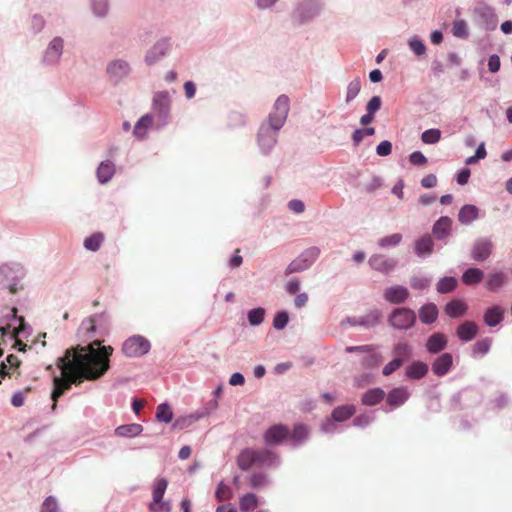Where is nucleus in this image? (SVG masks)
<instances>
[{
	"mask_svg": "<svg viewBox=\"0 0 512 512\" xmlns=\"http://www.w3.org/2000/svg\"><path fill=\"white\" fill-rule=\"evenodd\" d=\"M256 456H257L256 450H254V449H246V450L242 451L238 457L239 467L242 470H248L253 465H257V460H256L257 457Z\"/></svg>",
	"mask_w": 512,
	"mask_h": 512,
	"instance_id": "nucleus-38",
	"label": "nucleus"
},
{
	"mask_svg": "<svg viewBox=\"0 0 512 512\" xmlns=\"http://www.w3.org/2000/svg\"><path fill=\"white\" fill-rule=\"evenodd\" d=\"M428 372V365L421 361H413L406 367V377L410 380L423 378Z\"/></svg>",
	"mask_w": 512,
	"mask_h": 512,
	"instance_id": "nucleus-33",
	"label": "nucleus"
},
{
	"mask_svg": "<svg viewBox=\"0 0 512 512\" xmlns=\"http://www.w3.org/2000/svg\"><path fill=\"white\" fill-rule=\"evenodd\" d=\"M396 263V260L387 258L380 254L373 255L369 259V265L371 268L382 273H387L393 270Z\"/></svg>",
	"mask_w": 512,
	"mask_h": 512,
	"instance_id": "nucleus-23",
	"label": "nucleus"
},
{
	"mask_svg": "<svg viewBox=\"0 0 512 512\" xmlns=\"http://www.w3.org/2000/svg\"><path fill=\"white\" fill-rule=\"evenodd\" d=\"M0 334L4 337H9L14 341L13 348L19 351H24L26 344L22 339L30 334V327L25 323L23 316L17 315L15 307H4L0 315Z\"/></svg>",
	"mask_w": 512,
	"mask_h": 512,
	"instance_id": "nucleus-2",
	"label": "nucleus"
},
{
	"mask_svg": "<svg viewBox=\"0 0 512 512\" xmlns=\"http://www.w3.org/2000/svg\"><path fill=\"white\" fill-rule=\"evenodd\" d=\"M492 252V242L488 239H479L472 249V258L476 261L486 260Z\"/></svg>",
	"mask_w": 512,
	"mask_h": 512,
	"instance_id": "nucleus-25",
	"label": "nucleus"
},
{
	"mask_svg": "<svg viewBox=\"0 0 512 512\" xmlns=\"http://www.w3.org/2000/svg\"><path fill=\"white\" fill-rule=\"evenodd\" d=\"M174 93V90H160L153 94L151 112L149 114L153 115V119H155V129L157 130L164 128L170 120Z\"/></svg>",
	"mask_w": 512,
	"mask_h": 512,
	"instance_id": "nucleus-5",
	"label": "nucleus"
},
{
	"mask_svg": "<svg viewBox=\"0 0 512 512\" xmlns=\"http://www.w3.org/2000/svg\"><path fill=\"white\" fill-rule=\"evenodd\" d=\"M389 324L397 330H408L416 322V314L406 307H399L392 310L388 317Z\"/></svg>",
	"mask_w": 512,
	"mask_h": 512,
	"instance_id": "nucleus-12",
	"label": "nucleus"
},
{
	"mask_svg": "<svg viewBox=\"0 0 512 512\" xmlns=\"http://www.w3.org/2000/svg\"><path fill=\"white\" fill-rule=\"evenodd\" d=\"M216 498L219 501H227L232 497V491L231 488L226 485L225 483L221 482L217 486L216 492H215Z\"/></svg>",
	"mask_w": 512,
	"mask_h": 512,
	"instance_id": "nucleus-61",
	"label": "nucleus"
},
{
	"mask_svg": "<svg viewBox=\"0 0 512 512\" xmlns=\"http://www.w3.org/2000/svg\"><path fill=\"white\" fill-rule=\"evenodd\" d=\"M410 392L406 387L392 389L387 395V403L392 407L403 405L409 398Z\"/></svg>",
	"mask_w": 512,
	"mask_h": 512,
	"instance_id": "nucleus-29",
	"label": "nucleus"
},
{
	"mask_svg": "<svg viewBox=\"0 0 512 512\" xmlns=\"http://www.w3.org/2000/svg\"><path fill=\"white\" fill-rule=\"evenodd\" d=\"M361 80L359 77L353 78L346 87L345 103L350 104L361 91Z\"/></svg>",
	"mask_w": 512,
	"mask_h": 512,
	"instance_id": "nucleus-44",
	"label": "nucleus"
},
{
	"mask_svg": "<svg viewBox=\"0 0 512 512\" xmlns=\"http://www.w3.org/2000/svg\"><path fill=\"white\" fill-rule=\"evenodd\" d=\"M143 431V426L137 423L125 424L115 429V434L119 437H136Z\"/></svg>",
	"mask_w": 512,
	"mask_h": 512,
	"instance_id": "nucleus-35",
	"label": "nucleus"
},
{
	"mask_svg": "<svg viewBox=\"0 0 512 512\" xmlns=\"http://www.w3.org/2000/svg\"><path fill=\"white\" fill-rule=\"evenodd\" d=\"M385 396V393L380 388H374L369 391H367L362 396V403L367 406H374L381 402Z\"/></svg>",
	"mask_w": 512,
	"mask_h": 512,
	"instance_id": "nucleus-43",
	"label": "nucleus"
},
{
	"mask_svg": "<svg viewBox=\"0 0 512 512\" xmlns=\"http://www.w3.org/2000/svg\"><path fill=\"white\" fill-rule=\"evenodd\" d=\"M431 284V278L427 276L416 275L410 280V286L416 290H423L429 287Z\"/></svg>",
	"mask_w": 512,
	"mask_h": 512,
	"instance_id": "nucleus-57",
	"label": "nucleus"
},
{
	"mask_svg": "<svg viewBox=\"0 0 512 512\" xmlns=\"http://www.w3.org/2000/svg\"><path fill=\"white\" fill-rule=\"evenodd\" d=\"M451 32L454 37L459 39H466L469 36L468 24L463 19H456L452 23Z\"/></svg>",
	"mask_w": 512,
	"mask_h": 512,
	"instance_id": "nucleus-46",
	"label": "nucleus"
},
{
	"mask_svg": "<svg viewBox=\"0 0 512 512\" xmlns=\"http://www.w3.org/2000/svg\"><path fill=\"white\" fill-rule=\"evenodd\" d=\"M479 330L478 325L473 321H465L457 327L456 335L463 342L474 339Z\"/></svg>",
	"mask_w": 512,
	"mask_h": 512,
	"instance_id": "nucleus-27",
	"label": "nucleus"
},
{
	"mask_svg": "<svg viewBox=\"0 0 512 512\" xmlns=\"http://www.w3.org/2000/svg\"><path fill=\"white\" fill-rule=\"evenodd\" d=\"M257 465L262 467H277L280 463L279 457L270 450L259 449L256 450Z\"/></svg>",
	"mask_w": 512,
	"mask_h": 512,
	"instance_id": "nucleus-30",
	"label": "nucleus"
},
{
	"mask_svg": "<svg viewBox=\"0 0 512 512\" xmlns=\"http://www.w3.org/2000/svg\"><path fill=\"white\" fill-rule=\"evenodd\" d=\"M484 322L489 327H495L504 319V309L500 306L489 307L483 316Z\"/></svg>",
	"mask_w": 512,
	"mask_h": 512,
	"instance_id": "nucleus-31",
	"label": "nucleus"
},
{
	"mask_svg": "<svg viewBox=\"0 0 512 512\" xmlns=\"http://www.w3.org/2000/svg\"><path fill=\"white\" fill-rule=\"evenodd\" d=\"M156 419L159 422L169 423L173 419V411L167 403H162L157 406Z\"/></svg>",
	"mask_w": 512,
	"mask_h": 512,
	"instance_id": "nucleus-50",
	"label": "nucleus"
},
{
	"mask_svg": "<svg viewBox=\"0 0 512 512\" xmlns=\"http://www.w3.org/2000/svg\"><path fill=\"white\" fill-rule=\"evenodd\" d=\"M132 73V66L129 61L123 58H115L108 62L106 74L109 81L118 85L127 79Z\"/></svg>",
	"mask_w": 512,
	"mask_h": 512,
	"instance_id": "nucleus-11",
	"label": "nucleus"
},
{
	"mask_svg": "<svg viewBox=\"0 0 512 512\" xmlns=\"http://www.w3.org/2000/svg\"><path fill=\"white\" fill-rule=\"evenodd\" d=\"M374 348V345L347 346L345 351L347 353H358L363 355L361 364L364 367H372L381 361V356L379 354L373 353Z\"/></svg>",
	"mask_w": 512,
	"mask_h": 512,
	"instance_id": "nucleus-15",
	"label": "nucleus"
},
{
	"mask_svg": "<svg viewBox=\"0 0 512 512\" xmlns=\"http://www.w3.org/2000/svg\"><path fill=\"white\" fill-rule=\"evenodd\" d=\"M256 506L257 497L252 493H248L240 499V510L242 512L252 511L253 509L256 508Z\"/></svg>",
	"mask_w": 512,
	"mask_h": 512,
	"instance_id": "nucleus-52",
	"label": "nucleus"
},
{
	"mask_svg": "<svg viewBox=\"0 0 512 512\" xmlns=\"http://www.w3.org/2000/svg\"><path fill=\"white\" fill-rule=\"evenodd\" d=\"M151 344L141 335H134L125 340L122 352L130 358L141 357L149 352Z\"/></svg>",
	"mask_w": 512,
	"mask_h": 512,
	"instance_id": "nucleus-14",
	"label": "nucleus"
},
{
	"mask_svg": "<svg viewBox=\"0 0 512 512\" xmlns=\"http://www.w3.org/2000/svg\"><path fill=\"white\" fill-rule=\"evenodd\" d=\"M507 282V275L502 271H494L487 278V288L490 291H496Z\"/></svg>",
	"mask_w": 512,
	"mask_h": 512,
	"instance_id": "nucleus-39",
	"label": "nucleus"
},
{
	"mask_svg": "<svg viewBox=\"0 0 512 512\" xmlns=\"http://www.w3.org/2000/svg\"><path fill=\"white\" fill-rule=\"evenodd\" d=\"M409 49L418 57L426 53V46L418 37H412L408 40Z\"/></svg>",
	"mask_w": 512,
	"mask_h": 512,
	"instance_id": "nucleus-55",
	"label": "nucleus"
},
{
	"mask_svg": "<svg viewBox=\"0 0 512 512\" xmlns=\"http://www.w3.org/2000/svg\"><path fill=\"white\" fill-rule=\"evenodd\" d=\"M467 305L462 300H452L446 304L445 312L453 318L460 317L465 314Z\"/></svg>",
	"mask_w": 512,
	"mask_h": 512,
	"instance_id": "nucleus-41",
	"label": "nucleus"
},
{
	"mask_svg": "<svg viewBox=\"0 0 512 512\" xmlns=\"http://www.w3.org/2000/svg\"><path fill=\"white\" fill-rule=\"evenodd\" d=\"M104 242V235L103 233L96 232L89 237L85 238L84 240V247L85 249L96 252L100 249L101 245Z\"/></svg>",
	"mask_w": 512,
	"mask_h": 512,
	"instance_id": "nucleus-47",
	"label": "nucleus"
},
{
	"mask_svg": "<svg viewBox=\"0 0 512 512\" xmlns=\"http://www.w3.org/2000/svg\"><path fill=\"white\" fill-rule=\"evenodd\" d=\"M25 270L19 264L0 266V295H15L24 288Z\"/></svg>",
	"mask_w": 512,
	"mask_h": 512,
	"instance_id": "nucleus-4",
	"label": "nucleus"
},
{
	"mask_svg": "<svg viewBox=\"0 0 512 512\" xmlns=\"http://www.w3.org/2000/svg\"><path fill=\"white\" fill-rule=\"evenodd\" d=\"M383 297L391 304H401L409 297V291L402 285H394L384 290Z\"/></svg>",
	"mask_w": 512,
	"mask_h": 512,
	"instance_id": "nucleus-16",
	"label": "nucleus"
},
{
	"mask_svg": "<svg viewBox=\"0 0 512 512\" xmlns=\"http://www.w3.org/2000/svg\"><path fill=\"white\" fill-rule=\"evenodd\" d=\"M452 220L447 216L440 217L433 225V235L440 241H445L451 234Z\"/></svg>",
	"mask_w": 512,
	"mask_h": 512,
	"instance_id": "nucleus-24",
	"label": "nucleus"
},
{
	"mask_svg": "<svg viewBox=\"0 0 512 512\" xmlns=\"http://www.w3.org/2000/svg\"><path fill=\"white\" fill-rule=\"evenodd\" d=\"M382 317V312L379 309H373L367 314L360 316L359 326L366 329H371L378 325Z\"/></svg>",
	"mask_w": 512,
	"mask_h": 512,
	"instance_id": "nucleus-37",
	"label": "nucleus"
},
{
	"mask_svg": "<svg viewBox=\"0 0 512 512\" xmlns=\"http://www.w3.org/2000/svg\"><path fill=\"white\" fill-rule=\"evenodd\" d=\"M168 482L165 478H157L152 485V501L148 508L150 512H171L172 505L169 500H164Z\"/></svg>",
	"mask_w": 512,
	"mask_h": 512,
	"instance_id": "nucleus-9",
	"label": "nucleus"
},
{
	"mask_svg": "<svg viewBox=\"0 0 512 512\" xmlns=\"http://www.w3.org/2000/svg\"><path fill=\"white\" fill-rule=\"evenodd\" d=\"M289 321V315L286 311H279L273 319V327L277 330L284 329Z\"/></svg>",
	"mask_w": 512,
	"mask_h": 512,
	"instance_id": "nucleus-60",
	"label": "nucleus"
},
{
	"mask_svg": "<svg viewBox=\"0 0 512 512\" xmlns=\"http://www.w3.org/2000/svg\"><path fill=\"white\" fill-rule=\"evenodd\" d=\"M269 484V479L264 473H254L250 478V485L253 488H262Z\"/></svg>",
	"mask_w": 512,
	"mask_h": 512,
	"instance_id": "nucleus-62",
	"label": "nucleus"
},
{
	"mask_svg": "<svg viewBox=\"0 0 512 512\" xmlns=\"http://www.w3.org/2000/svg\"><path fill=\"white\" fill-rule=\"evenodd\" d=\"M41 512H59L57 499L53 496L47 497L42 504Z\"/></svg>",
	"mask_w": 512,
	"mask_h": 512,
	"instance_id": "nucleus-64",
	"label": "nucleus"
},
{
	"mask_svg": "<svg viewBox=\"0 0 512 512\" xmlns=\"http://www.w3.org/2000/svg\"><path fill=\"white\" fill-rule=\"evenodd\" d=\"M89 10L93 18L106 19L111 12L110 0H89Z\"/></svg>",
	"mask_w": 512,
	"mask_h": 512,
	"instance_id": "nucleus-20",
	"label": "nucleus"
},
{
	"mask_svg": "<svg viewBox=\"0 0 512 512\" xmlns=\"http://www.w3.org/2000/svg\"><path fill=\"white\" fill-rule=\"evenodd\" d=\"M441 138V131L439 129H428L425 130L421 135V140L425 144H435Z\"/></svg>",
	"mask_w": 512,
	"mask_h": 512,
	"instance_id": "nucleus-56",
	"label": "nucleus"
},
{
	"mask_svg": "<svg viewBox=\"0 0 512 512\" xmlns=\"http://www.w3.org/2000/svg\"><path fill=\"white\" fill-rule=\"evenodd\" d=\"M434 249V240L431 235L425 234L415 241L414 252L419 258L429 257Z\"/></svg>",
	"mask_w": 512,
	"mask_h": 512,
	"instance_id": "nucleus-21",
	"label": "nucleus"
},
{
	"mask_svg": "<svg viewBox=\"0 0 512 512\" xmlns=\"http://www.w3.org/2000/svg\"><path fill=\"white\" fill-rule=\"evenodd\" d=\"M438 316V309L435 304L429 303L421 307L419 311L420 320L425 324L433 323Z\"/></svg>",
	"mask_w": 512,
	"mask_h": 512,
	"instance_id": "nucleus-40",
	"label": "nucleus"
},
{
	"mask_svg": "<svg viewBox=\"0 0 512 512\" xmlns=\"http://www.w3.org/2000/svg\"><path fill=\"white\" fill-rule=\"evenodd\" d=\"M484 273L478 268H469L462 275V281L466 285L477 284L482 281Z\"/></svg>",
	"mask_w": 512,
	"mask_h": 512,
	"instance_id": "nucleus-48",
	"label": "nucleus"
},
{
	"mask_svg": "<svg viewBox=\"0 0 512 512\" xmlns=\"http://www.w3.org/2000/svg\"><path fill=\"white\" fill-rule=\"evenodd\" d=\"M115 171V164L112 161H102L96 170L98 182L100 184H107L113 178Z\"/></svg>",
	"mask_w": 512,
	"mask_h": 512,
	"instance_id": "nucleus-28",
	"label": "nucleus"
},
{
	"mask_svg": "<svg viewBox=\"0 0 512 512\" xmlns=\"http://www.w3.org/2000/svg\"><path fill=\"white\" fill-rule=\"evenodd\" d=\"M289 111L290 99L287 95L282 94L277 97L270 112L262 123L281 130L286 123Z\"/></svg>",
	"mask_w": 512,
	"mask_h": 512,
	"instance_id": "nucleus-8",
	"label": "nucleus"
},
{
	"mask_svg": "<svg viewBox=\"0 0 512 512\" xmlns=\"http://www.w3.org/2000/svg\"><path fill=\"white\" fill-rule=\"evenodd\" d=\"M355 411L356 409L353 405L339 406L333 410L331 416L334 420L340 423L348 420L351 416L354 415Z\"/></svg>",
	"mask_w": 512,
	"mask_h": 512,
	"instance_id": "nucleus-45",
	"label": "nucleus"
},
{
	"mask_svg": "<svg viewBox=\"0 0 512 512\" xmlns=\"http://www.w3.org/2000/svg\"><path fill=\"white\" fill-rule=\"evenodd\" d=\"M46 25V18L41 13H34L28 20V31L33 36H36L44 31Z\"/></svg>",
	"mask_w": 512,
	"mask_h": 512,
	"instance_id": "nucleus-34",
	"label": "nucleus"
},
{
	"mask_svg": "<svg viewBox=\"0 0 512 512\" xmlns=\"http://www.w3.org/2000/svg\"><path fill=\"white\" fill-rule=\"evenodd\" d=\"M247 317L251 326H258L264 321L265 309L261 307L251 309L248 311Z\"/></svg>",
	"mask_w": 512,
	"mask_h": 512,
	"instance_id": "nucleus-51",
	"label": "nucleus"
},
{
	"mask_svg": "<svg viewBox=\"0 0 512 512\" xmlns=\"http://www.w3.org/2000/svg\"><path fill=\"white\" fill-rule=\"evenodd\" d=\"M394 354L396 358L405 359L408 358L412 353V347L407 343H397L394 345Z\"/></svg>",
	"mask_w": 512,
	"mask_h": 512,
	"instance_id": "nucleus-59",
	"label": "nucleus"
},
{
	"mask_svg": "<svg viewBox=\"0 0 512 512\" xmlns=\"http://www.w3.org/2000/svg\"><path fill=\"white\" fill-rule=\"evenodd\" d=\"M172 49L171 39L164 37L156 41L145 53L144 62L147 66H153L168 56Z\"/></svg>",
	"mask_w": 512,
	"mask_h": 512,
	"instance_id": "nucleus-13",
	"label": "nucleus"
},
{
	"mask_svg": "<svg viewBox=\"0 0 512 512\" xmlns=\"http://www.w3.org/2000/svg\"><path fill=\"white\" fill-rule=\"evenodd\" d=\"M308 437L309 428L304 424H296L290 436L291 441L295 446L305 442L308 439Z\"/></svg>",
	"mask_w": 512,
	"mask_h": 512,
	"instance_id": "nucleus-42",
	"label": "nucleus"
},
{
	"mask_svg": "<svg viewBox=\"0 0 512 512\" xmlns=\"http://www.w3.org/2000/svg\"><path fill=\"white\" fill-rule=\"evenodd\" d=\"M155 128V119L152 114L143 115L135 124L133 135L138 140L146 139L150 128Z\"/></svg>",
	"mask_w": 512,
	"mask_h": 512,
	"instance_id": "nucleus-18",
	"label": "nucleus"
},
{
	"mask_svg": "<svg viewBox=\"0 0 512 512\" xmlns=\"http://www.w3.org/2000/svg\"><path fill=\"white\" fill-rule=\"evenodd\" d=\"M457 280L454 277H444L437 284L439 293H448L455 289Z\"/></svg>",
	"mask_w": 512,
	"mask_h": 512,
	"instance_id": "nucleus-54",
	"label": "nucleus"
},
{
	"mask_svg": "<svg viewBox=\"0 0 512 512\" xmlns=\"http://www.w3.org/2000/svg\"><path fill=\"white\" fill-rule=\"evenodd\" d=\"M401 241H402V235L400 233H394V234H391V235L381 238L378 241V245L381 248L385 249V248L395 247V246L399 245Z\"/></svg>",
	"mask_w": 512,
	"mask_h": 512,
	"instance_id": "nucleus-53",
	"label": "nucleus"
},
{
	"mask_svg": "<svg viewBox=\"0 0 512 512\" xmlns=\"http://www.w3.org/2000/svg\"><path fill=\"white\" fill-rule=\"evenodd\" d=\"M320 255V249L316 246L302 251L298 257L292 260L285 269V275L298 273L309 269Z\"/></svg>",
	"mask_w": 512,
	"mask_h": 512,
	"instance_id": "nucleus-10",
	"label": "nucleus"
},
{
	"mask_svg": "<svg viewBox=\"0 0 512 512\" xmlns=\"http://www.w3.org/2000/svg\"><path fill=\"white\" fill-rule=\"evenodd\" d=\"M279 133L280 129L260 123L255 136V143L260 155L266 157L272 154L278 144Z\"/></svg>",
	"mask_w": 512,
	"mask_h": 512,
	"instance_id": "nucleus-7",
	"label": "nucleus"
},
{
	"mask_svg": "<svg viewBox=\"0 0 512 512\" xmlns=\"http://www.w3.org/2000/svg\"><path fill=\"white\" fill-rule=\"evenodd\" d=\"M323 10L322 0H297L290 13V19L295 26L308 25L320 17Z\"/></svg>",
	"mask_w": 512,
	"mask_h": 512,
	"instance_id": "nucleus-3",
	"label": "nucleus"
},
{
	"mask_svg": "<svg viewBox=\"0 0 512 512\" xmlns=\"http://www.w3.org/2000/svg\"><path fill=\"white\" fill-rule=\"evenodd\" d=\"M453 365V356L450 353H443L439 355L432 363V371L438 376H445Z\"/></svg>",
	"mask_w": 512,
	"mask_h": 512,
	"instance_id": "nucleus-19",
	"label": "nucleus"
},
{
	"mask_svg": "<svg viewBox=\"0 0 512 512\" xmlns=\"http://www.w3.org/2000/svg\"><path fill=\"white\" fill-rule=\"evenodd\" d=\"M105 321V314H94L81 322L79 330L80 332H84L87 337H91V334L96 331L97 326L102 329V323Z\"/></svg>",
	"mask_w": 512,
	"mask_h": 512,
	"instance_id": "nucleus-22",
	"label": "nucleus"
},
{
	"mask_svg": "<svg viewBox=\"0 0 512 512\" xmlns=\"http://www.w3.org/2000/svg\"><path fill=\"white\" fill-rule=\"evenodd\" d=\"M491 345L492 339L489 337L478 340L473 346L472 356H485L490 351Z\"/></svg>",
	"mask_w": 512,
	"mask_h": 512,
	"instance_id": "nucleus-49",
	"label": "nucleus"
},
{
	"mask_svg": "<svg viewBox=\"0 0 512 512\" xmlns=\"http://www.w3.org/2000/svg\"><path fill=\"white\" fill-rule=\"evenodd\" d=\"M375 133V129L373 127H368L364 129H357L352 134V140L354 144L357 146L363 140L365 136H372Z\"/></svg>",
	"mask_w": 512,
	"mask_h": 512,
	"instance_id": "nucleus-63",
	"label": "nucleus"
},
{
	"mask_svg": "<svg viewBox=\"0 0 512 512\" xmlns=\"http://www.w3.org/2000/svg\"><path fill=\"white\" fill-rule=\"evenodd\" d=\"M113 351L111 346H100L99 340L79 349L66 350L64 356L57 360L59 374L53 375L52 409H56L58 399L72 384L94 381L105 375L110 368Z\"/></svg>",
	"mask_w": 512,
	"mask_h": 512,
	"instance_id": "nucleus-1",
	"label": "nucleus"
},
{
	"mask_svg": "<svg viewBox=\"0 0 512 512\" xmlns=\"http://www.w3.org/2000/svg\"><path fill=\"white\" fill-rule=\"evenodd\" d=\"M487 155L485 143L482 142L478 145L475 155L468 157L465 160L466 165H474L478 163L480 160L484 159Z\"/></svg>",
	"mask_w": 512,
	"mask_h": 512,
	"instance_id": "nucleus-58",
	"label": "nucleus"
},
{
	"mask_svg": "<svg viewBox=\"0 0 512 512\" xmlns=\"http://www.w3.org/2000/svg\"><path fill=\"white\" fill-rule=\"evenodd\" d=\"M20 365V361L17 356L10 354L6 358V362H2L0 366V378H5L6 376H13L15 373L19 374L18 368Z\"/></svg>",
	"mask_w": 512,
	"mask_h": 512,
	"instance_id": "nucleus-32",
	"label": "nucleus"
},
{
	"mask_svg": "<svg viewBox=\"0 0 512 512\" xmlns=\"http://www.w3.org/2000/svg\"><path fill=\"white\" fill-rule=\"evenodd\" d=\"M448 344V339L443 333H433L426 342V349L430 354H437L443 351Z\"/></svg>",
	"mask_w": 512,
	"mask_h": 512,
	"instance_id": "nucleus-26",
	"label": "nucleus"
},
{
	"mask_svg": "<svg viewBox=\"0 0 512 512\" xmlns=\"http://www.w3.org/2000/svg\"><path fill=\"white\" fill-rule=\"evenodd\" d=\"M289 436V430L286 426L277 424L271 426L264 434L265 443L268 445H278Z\"/></svg>",
	"mask_w": 512,
	"mask_h": 512,
	"instance_id": "nucleus-17",
	"label": "nucleus"
},
{
	"mask_svg": "<svg viewBox=\"0 0 512 512\" xmlns=\"http://www.w3.org/2000/svg\"><path fill=\"white\" fill-rule=\"evenodd\" d=\"M65 51V39L62 36H53L41 52L40 65L43 68H56L60 65Z\"/></svg>",
	"mask_w": 512,
	"mask_h": 512,
	"instance_id": "nucleus-6",
	"label": "nucleus"
},
{
	"mask_svg": "<svg viewBox=\"0 0 512 512\" xmlns=\"http://www.w3.org/2000/svg\"><path fill=\"white\" fill-rule=\"evenodd\" d=\"M478 208L474 205H464L458 214V220L461 224L469 225L478 217Z\"/></svg>",
	"mask_w": 512,
	"mask_h": 512,
	"instance_id": "nucleus-36",
	"label": "nucleus"
}]
</instances>
